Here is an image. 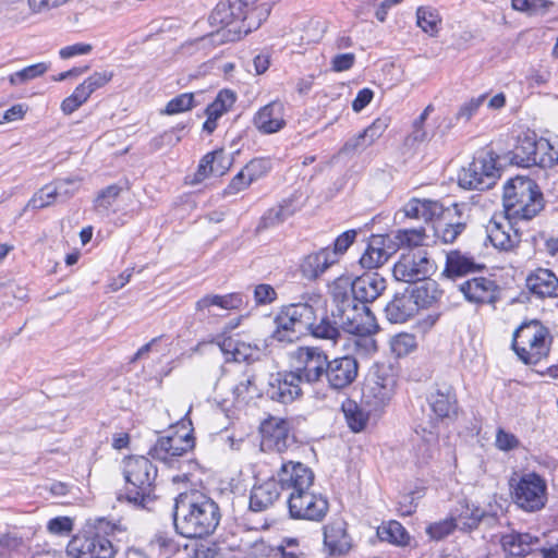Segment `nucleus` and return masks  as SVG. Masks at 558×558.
<instances>
[{
	"label": "nucleus",
	"instance_id": "37",
	"mask_svg": "<svg viewBox=\"0 0 558 558\" xmlns=\"http://www.w3.org/2000/svg\"><path fill=\"white\" fill-rule=\"evenodd\" d=\"M389 236L390 248L396 252L402 247H417L424 244L427 235L425 228H411V229H398L393 231L391 234H386Z\"/></svg>",
	"mask_w": 558,
	"mask_h": 558
},
{
	"label": "nucleus",
	"instance_id": "33",
	"mask_svg": "<svg viewBox=\"0 0 558 558\" xmlns=\"http://www.w3.org/2000/svg\"><path fill=\"white\" fill-rule=\"evenodd\" d=\"M484 268L483 264L477 263L473 256L464 254L458 250H452L446 255V265L444 275L447 278L454 279L466 276Z\"/></svg>",
	"mask_w": 558,
	"mask_h": 558
},
{
	"label": "nucleus",
	"instance_id": "24",
	"mask_svg": "<svg viewBox=\"0 0 558 558\" xmlns=\"http://www.w3.org/2000/svg\"><path fill=\"white\" fill-rule=\"evenodd\" d=\"M253 0H220L209 16L213 26L225 28L240 22Z\"/></svg>",
	"mask_w": 558,
	"mask_h": 558
},
{
	"label": "nucleus",
	"instance_id": "20",
	"mask_svg": "<svg viewBox=\"0 0 558 558\" xmlns=\"http://www.w3.org/2000/svg\"><path fill=\"white\" fill-rule=\"evenodd\" d=\"M359 373V363L355 357L344 355L328 361L326 381L332 390H341L350 386Z\"/></svg>",
	"mask_w": 558,
	"mask_h": 558
},
{
	"label": "nucleus",
	"instance_id": "63",
	"mask_svg": "<svg viewBox=\"0 0 558 558\" xmlns=\"http://www.w3.org/2000/svg\"><path fill=\"white\" fill-rule=\"evenodd\" d=\"M53 187L56 190L57 196L69 198L77 191L78 181L70 178L59 179L56 181Z\"/></svg>",
	"mask_w": 558,
	"mask_h": 558
},
{
	"label": "nucleus",
	"instance_id": "34",
	"mask_svg": "<svg viewBox=\"0 0 558 558\" xmlns=\"http://www.w3.org/2000/svg\"><path fill=\"white\" fill-rule=\"evenodd\" d=\"M222 353L226 355V361L234 362H250L257 359L259 354L258 344L247 343L234 337L223 338L219 342Z\"/></svg>",
	"mask_w": 558,
	"mask_h": 558
},
{
	"label": "nucleus",
	"instance_id": "57",
	"mask_svg": "<svg viewBox=\"0 0 558 558\" xmlns=\"http://www.w3.org/2000/svg\"><path fill=\"white\" fill-rule=\"evenodd\" d=\"M457 529L452 515L450 519L434 523L426 530L427 534L434 539H441Z\"/></svg>",
	"mask_w": 558,
	"mask_h": 558
},
{
	"label": "nucleus",
	"instance_id": "58",
	"mask_svg": "<svg viewBox=\"0 0 558 558\" xmlns=\"http://www.w3.org/2000/svg\"><path fill=\"white\" fill-rule=\"evenodd\" d=\"M390 119L388 117H379L377 118L371 125H368L363 132L364 136L367 137L366 141L373 144L377 138H379L384 132L387 130L389 125Z\"/></svg>",
	"mask_w": 558,
	"mask_h": 558
},
{
	"label": "nucleus",
	"instance_id": "9",
	"mask_svg": "<svg viewBox=\"0 0 558 558\" xmlns=\"http://www.w3.org/2000/svg\"><path fill=\"white\" fill-rule=\"evenodd\" d=\"M513 502L526 512L542 510L547 501V485L545 480L534 473H525L515 482L510 480Z\"/></svg>",
	"mask_w": 558,
	"mask_h": 558
},
{
	"label": "nucleus",
	"instance_id": "41",
	"mask_svg": "<svg viewBox=\"0 0 558 558\" xmlns=\"http://www.w3.org/2000/svg\"><path fill=\"white\" fill-rule=\"evenodd\" d=\"M377 536L383 542H388L397 546H408L411 541L410 534L404 526L395 520L383 523L377 527Z\"/></svg>",
	"mask_w": 558,
	"mask_h": 558
},
{
	"label": "nucleus",
	"instance_id": "62",
	"mask_svg": "<svg viewBox=\"0 0 558 558\" xmlns=\"http://www.w3.org/2000/svg\"><path fill=\"white\" fill-rule=\"evenodd\" d=\"M367 137L364 136V132H361L356 136L348 140L342 148L340 149V154H351L355 151H362L366 149L372 144L366 141Z\"/></svg>",
	"mask_w": 558,
	"mask_h": 558
},
{
	"label": "nucleus",
	"instance_id": "28",
	"mask_svg": "<svg viewBox=\"0 0 558 558\" xmlns=\"http://www.w3.org/2000/svg\"><path fill=\"white\" fill-rule=\"evenodd\" d=\"M253 123L263 134L279 132L286 125L283 104L280 101H271L262 107L255 113Z\"/></svg>",
	"mask_w": 558,
	"mask_h": 558
},
{
	"label": "nucleus",
	"instance_id": "64",
	"mask_svg": "<svg viewBox=\"0 0 558 558\" xmlns=\"http://www.w3.org/2000/svg\"><path fill=\"white\" fill-rule=\"evenodd\" d=\"M219 554V546L210 542L197 543L193 549L194 558H217Z\"/></svg>",
	"mask_w": 558,
	"mask_h": 558
},
{
	"label": "nucleus",
	"instance_id": "43",
	"mask_svg": "<svg viewBox=\"0 0 558 558\" xmlns=\"http://www.w3.org/2000/svg\"><path fill=\"white\" fill-rule=\"evenodd\" d=\"M343 415L350 429L359 433L366 427L368 422V412L352 399H345L341 405Z\"/></svg>",
	"mask_w": 558,
	"mask_h": 558
},
{
	"label": "nucleus",
	"instance_id": "47",
	"mask_svg": "<svg viewBox=\"0 0 558 558\" xmlns=\"http://www.w3.org/2000/svg\"><path fill=\"white\" fill-rule=\"evenodd\" d=\"M234 101L235 95L232 90H220L216 99L207 106L206 114L213 117L214 119H219L233 106Z\"/></svg>",
	"mask_w": 558,
	"mask_h": 558
},
{
	"label": "nucleus",
	"instance_id": "3",
	"mask_svg": "<svg viewBox=\"0 0 558 558\" xmlns=\"http://www.w3.org/2000/svg\"><path fill=\"white\" fill-rule=\"evenodd\" d=\"M470 206L466 203H453L446 207L429 198H411L404 206V216L434 222L435 236L445 244L453 243L464 232L470 220Z\"/></svg>",
	"mask_w": 558,
	"mask_h": 558
},
{
	"label": "nucleus",
	"instance_id": "7",
	"mask_svg": "<svg viewBox=\"0 0 558 558\" xmlns=\"http://www.w3.org/2000/svg\"><path fill=\"white\" fill-rule=\"evenodd\" d=\"M549 330L538 320L522 323L513 332L512 349L525 364H537L549 353Z\"/></svg>",
	"mask_w": 558,
	"mask_h": 558
},
{
	"label": "nucleus",
	"instance_id": "38",
	"mask_svg": "<svg viewBox=\"0 0 558 558\" xmlns=\"http://www.w3.org/2000/svg\"><path fill=\"white\" fill-rule=\"evenodd\" d=\"M485 511L468 502L459 504L456 513L452 514L457 529L461 531H472L476 529L484 519Z\"/></svg>",
	"mask_w": 558,
	"mask_h": 558
},
{
	"label": "nucleus",
	"instance_id": "17",
	"mask_svg": "<svg viewBox=\"0 0 558 558\" xmlns=\"http://www.w3.org/2000/svg\"><path fill=\"white\" fill-rule=\"evenodd\" d=\"M260 433L263 450L268 449L283 453L295 444V437L290 432L289 422L282 418L270 417L266 420L260 426Z\"/></svg>",
	"mask_w": 558,
	"mask_h": 558
},
{
	"label": "nucleus",
	"instance_id": "61",
	"mask_svg": "<svg viewBox=\"0 0 558 558\" xmlns=\"http://www.w3.org/2000/svg\"><path fill=\"white\" fill-rule=\"evenodd\" d=\"M375 333L357 335L354 339V347L361 354H371L377 351L376 340L373 338Z\"/></svg>",
	"mask_w": 558,
	"mask_h": 558
},
{
	"label": "nucleus",
	"instance_id": "45",
	"mask_svg": "<svg viewBox=\"0 0 558 558\" xmlns=\"http://www.w3.org/2000/svg\"><path fill=\"white\" fill-rule=\"evenodd\" d=\"M49 70V64L46 62H39L36 64L28 65L20 71H16L9 75V83L11 86L24 85L29 81L43 76Z\"/></svg>",
	"mask_w": 558,
	"mask_h": 558
},
{
	"label": "nucleus",
	"instance_id": "51",
	"mask_svg": "<svg viewBox=\"0 0 558 558\" xmlns=\"http://www.w3.org/2000/svg\"><path fill=\"white\" fill-rule=\"evenodd\" d=\"M270 167L271 165L268 159L255 158L247 162L243 170L245 175L248 177V182L253 183L265 177L270 170Z\"/></svg>",
	"mask_w": 558,
	"mask_h": 558
},
{
	"label": "nucleus",
	"instance_id": "50",
	"mask_svg": "<svg viewBox=\"0 0 558 558\" xmlns=\"http://www.w3.org/2000/svg\"><path fill=\"white\" fill-rule=\"evenodd\" d=\"M421 284L409 290V294L417 301V308L429 306L435 300L434 294H429V291L435 292V283L420 281Z\"/></svg>",
	"mask_w": 558,
	"mask_h": 558
},
{
	"label": "nucleus",
	"instance_id": "26",
	"mask_svg": "<svg viewBox=\"0 0 558 558\" xmlns=\"http://www.w3.org/2000/svg\"><path fill=\"white\" fill-rule=\"evenodd\" d=\"M301 206L296 195H290L268 208L259 219L257 231L276 228L294 216Z\"/></svg>",
	"mask_w": 558,
	"mask_h": 558
},
{
	"label": "nucleus",
	"instance_id": "23",
	"mask_svg": "<svg viewBox=\"0 0 558 558\" xmlns=\"http://www.w3.org/2000/svg\"><path fill=\"white\" fill-rule=\"evenodd\" d=\"M465 300L474 304H495L499 300V287L495 280L474 277L459 286Z\"/></svg>",
	"mask_w": 558,
	"mask_h": 558
},
{
	"label": "nucleus",
	"instance_id": "5",
	"mask_svg": "<svg viewBox=\"0 0 558 558\" xmlns=\"http://www.w3.org/2000/svg\"><path fill=\"white\" fill-rule=\"evenodd\" d=\"M504 207L508 218L531 220L545 206L543 193L534 180L515 177L504 186Z\"/></svg>",
	"mask_w": 558,
	"mask_h": 558
},
{
	"label": "nucleus",
	"instance_id": "16",
	"mask_svg": "<svg viewBox=\"0 0 558 558\" xmlns=\"http://www.w3.org/2000/svg\"><path fill=\"white\" fill-rule=\"evenodd\" d=\"M397 376L388 366L377 368L372 379L363 388V398L375 408L387 404L395 395Z\"/></svg>",
	"mask_w": 558,
	"mask_h": 558
},
{
	"label": "nucleus",
	"instance_id": "8",
	"mask_svg": "<svg viewBox=\"0 0 558 558\" xmlns=\"http://www.w3.org/2000/svg\"><path fill=\"white\" fill-rule=\"evenodd\" d=\"M497 159L498 156L493 150L477 151L469 166L459 172V185L466 190L490 189L500 177Z\"/></svg>",
	"mask_w": 558,
	"mask_h": 558
},
{
	"label": "nucleus",
	"instance_id": "56",
	"mask_svg": "<svg viewBox=\"0 0 558 558\" xmlns=\"http://www.w3.org/2000/svg\"><path fill=\"white\" fill-rule=\"evenodd\" d=\"M113 77L112 71H101V72H94L92 75H89L83 84L87 87V89L93 94L95 90L104 87L106 84H108Z\"/></svg>",
	"mask_w": 558,
	"mask_h": 558
},
{
	"label": "nucleus",
	"instance_id": "60",
	"mask_svg": "<svg viewBox=\"0 0 558 558\" xmlns=\"http://www.w3.org/2000/svg\"><path fill=\"white\" fill-rule=\"evenodd\" d=\"M277 299L276 290L266 283L257 284L254 289V300L258 305L272 303Z\"/></svg>",
	"mask_w": 558,
	"mask_h": 558
},
{
	"label": "nucleus",
	"instance_id": "52",
	"mask_svg": "<svg viewBox=\"0 0 558 558\" xmlns=\"http://www.w3.org/2000/svg\"><path fill=\"white\" fill-rule=\"evenodd\" d=\"M57 197L53 185L48 184L34 194V196L28 201L27 207L40 209L52 204Z\"/></svg>",
	"mask_w": 558,
	"mask_h": 558
},
{
	"label": "nucleus",
	"instance_id": "22",
	"mask_svg": "<svg viewBox=\"0 0 558 558\" xmlns=\"http://www.w3.org/2000/svg\"><path fill=\"white\" fill-rule=\"evenodd\" d=\"M429 408L435 415L433 421L435 425L453 420L458 414V401L456 392L451 386H437L435 391L427 398Z\"/></svg>",
	"mask_w": 558,
	"mask_h": 558
},
{
	"label": "nucleus",
	"instance_id": "19",
	"mask_svg": "<svg viewBox=\"0 0 558 558\" xmlns=\"http://www.w3.org/2000/svg\"><path fill=\"white\" fill-rule=\"evenodd\" d=\"M323 536V549L328 556H344L352 547V539L347 531V522L341 518L332 519L325 524Z\"/></svg>",
	"mask_w": 558,
	"mask_h": 558
},
{
	"label": "nucleus",
	"instance_id": "4",
	"mask_svg": "<svg viewBox=\"0 0 558 558\" xmlns=\"http://www.w3.org/2000/svg\"><path fill=\"white\" fill-rule=\"evenodd\" d=\"M157 468L144 456H134L124 459L123 476L126 483L125 493L118 496V500H125L137 509L148 508L155 499V482Z\"/></svg>",
	"mask_w": 558,
	"mask_h": 558
},
{
	"label": "nucleus",
	"instance_id": "32",
	"mask_svg": "<svg viewBox=\"0 0 558 558\" xmlns=\"http://www.w3.org/2000/svg\"><path fill=\"white\" fill-rule=\"evenodd\" d=\"M417 311V301L409 294V289L403 293H396L393 299L385 307L387 319L395 324L408 322Z\"/></svg>",
	"mask_w": 558,
	"mask_h": 558
},
{
	"label": "nucleus",
	"instance_id": "48",
	"mask_svg": "<svg viewBox=\"0 0 558 558\" xmlns=\"http://www.w3.org/2000/svg\"><path fill=\"white\" fill-rule=\"evenodd\" d=\"M194 98L195 95L193 93L180 94L168 101L161 113L173 116L189 111L196 106Z\"/></svg>",
	"mask_w": 558,
	"mask_h": 558
},
{
	"label": "nucleus",
	"instance_id": "2",
	"mask_svg": "<svg viewBox=\"0 0 558 558\" xmlns=\"http://www.w3.org/2000/svg\"><path fill=\"white\" fill-rule=\"evenodd\" d=\"M221 519L218 504L197 490L181 493L174 499L175 531L187 538H203L213 534Z\"/></svg>",
	"mask_w": 558,
	"mask_h": 558
},
{
	"label": "nucleus",
	"instance_id": "29",
	"mask_svg": "<svg viewBox=\"0 0 558 558\" xmlns=\"http://www.w3.org/2000/svg\"><path fill=\"white\" fill-rule=\"evenodd\" d=\"M389 246V236L384 234L372 235L365 252L360 258L361 266L365 269L383 266L395 253Z\"/></svg>",
	"mask_w": 558,
	"mask_h": 558
},
{
	"label": "nucleus",
	"instance_id": "10",
	"mask_svg": "<svg viewBox=\"0 0 558 558\" xmlns=\"http://www.w3.org/2000/svg\"><path fill=\"white\" fill-rule=\"evenodd\" d=\"M336 288L347 291L348 298L354 300L355 303H368L377 300L387 288L386 279L378 272H365L354 280L340 277L330 286V294Z\"/></svg>",
	"mask_w": 558,
	"mask_h": 558
},
{
	"label": "nucleus",
	"instance_id": "11",
	"mask_svg": "<svg viewBox=\"0 0 558 558\" xmlns=\"http://www.w3.org/2000/svg\"><path fill=\"white\" fill-rule=\"evenodd\" d=\"M287 504L289 514L294 520L320 522L329 511L328 499L311 488L298 494H289Z\"/></svg>",
	"mask_w": 558,
	"mask_h": 558
},
{
	"label": "nucleus",
	"instance_id": "42",
	"mask_svg": "<svg viewBox=\"0 0 558 558\" xmlns=\"http://www.w3.org/2000/svg\"><path fill=\"white\" fill-rule=\"evenodd\" d=\"M535 161L532 166L541 168H551L558 163V138L550 142L546 138L539 137L535 145Z\"/></svg>",
	"mask_w": 558,
	"mask_h": 558
},
{
	"label": "nucleus",
	"instance_id": "59",
	"mask_svg": "<svg viewBox=\"0 0 558 558\" xmlns=\"http://www.w3.org/2000/svg\"><path fill=\"white\" fill-rule=\"evenodd\" d=\"M355 238V230H348L337 236V239L333 242V248H331V252H335L336 260H338L339 255L347 252V250L353 244Z\"/></svg>",
	"mask_w": 558,
	"mask_h": 558
},
{
	"label": "nucleus",
	"instance_id": "40",
	"mask_svg": "<svg viewBox=\"0 0 558 558\" xmlns=\"http://www.w3.org/2000/svg\"><path fill=\"white\" fill-rule=\"evenodd\" d=\"M253 3L254 1L246 8V12H244V16L242 19V25L235 29L238 33L247 34L253 29H257L269 16L271 11V5L269 3H260L252 7Z\"/></svg>",
	"mask_w": 558,
	"mask_h": 558
},
{
	"label": "nucleus",
	"instance_id": "35",
	"mask_svg": "<svg viewBox=\"0 0 558 558\" xmlns=\"http://www.w3.org/2000/svg\"><path fill=\"white\" fill-rule=\"evenodd\" d=\"M243 303V295L241 293H229L225 295L207 294L196 302L195 310L197 313L208 317L216 315L214 312H211V307H219L221 310L230 311L240 308Z\"/></svg>",
	"mask_w": 558,
	"mask_h": 558
},
{
	"label": "nucleus",
	"instance_id": "49",
	"mask_svg": "<svg viewBox=\"0 0 558 558\" xmlns=\"http://www.w3.org/2000/svg\"><path fill=\"white\" fill-rule=\"evenodd\" d=\"M390 348L397 356H404L416 348L415 336L407 332L399 333L391 339Z\"/></svg>",
	"mask_w": 558,
	"mask_h": 558
},
{
	"label": "nucleus",
	"instance_id": "14",
	"mask_svg": "<svg viewBox=\"0 0 558 558\" xmlns=\"http://www.w3.org/2000/svg\"><path fill=\"white\" fill-rule=\"evenodd\" d=\"M434 271V263L423 251L403 254L393 266V277L398 281L415 283L424 281Z\"/></svg>",
	"mask_w": 558,
	"mask_h": 558
},
{
	"label": "nucleus",
	"instance_id": "55",
	"mask_svg": "<svg viewBox=\"0 0 558 558\" xmlns=\"http://www.w3.org/2000/svg\"><path fill=\"white\" fill-rule=\"evenodd\" d=\"M47 529L53 535H68L73 530V521L69 517H56L48 521Z\"/></svg>",
	"mask_w": 558,
	"mask_h": 558
},
{
	"label": "nucleus",
	"instance_id": "25",
	"mask_svg": "<svg viewBox=\"0 0 558 558\" xmlns=\"http://www.w3.org/2000/svg\"><path fill=\"white\" fill-rule=\"evenodd\" d=\"M487 239L499 251L509 252L517 247L521 241L520 233L514 230L507 218L497 221L492 218L486 226Z\"/></svg>",
	"mask_w": 558,
	"mask_h": 558
},
{
	"label": "nucleus",
	"instance_id": "12",
	"mask_svg": "<svg viewBox=\"0 0 558 558\" xmlns=\"http://www.w3.org/2000/svg\"><path fill=\"white\" fill-rule=\"evenodd\" d=\"M298 366L295 372L303 384L314 386L327 378V353L318 347H300L295 352Z\"/></svg>",
	"mask_w": 558,
	"mask_h": 558
},
{
	"label": "nucleus",
	"instance_id": "54",
	"mask_svg": "<svg viewBox=\"0 0 558 558\" xmlns=\"http://www.w3.org/2000/svg\"><path fill=\"white\" fill-rule=\"evenodd\" d=\"M121 191L122 189L117 184L107 186L99 192L97 198L95 199V207L108 210L112 206L113 202L118 198Z\"/></svg>",
	"mask_w": 558,
	"mask_h": 558
},
{
	"label": "nucleus",
	"instance_id": "46",
	"mask_svg": "<svg viewBox=\"0 0 558 558\" xmlns=\"http://www.w3.org/2000/svg\"><path fill=\"white\" fill-rule=\"evenodd\" d=\"M441 19L436 9L432 7H420L416 11V24L423 32L435 35Z\"/></svg>",
	"mask_w": 558,
	"mask_h": 558
},
{
	"label": "nucleus",
	"instance_id": "15",
	"mask_svg": "<svg viewBox=\"0 0 558 558\" xmlns=\"http://www.w3.org/2000/svg\"><path fill=\"white\" fill-rule=\"evenodd\" d=\"M302 384L295 369L277 372L269 376L266 395L272 401L288 404L302 396Z\"/></svg>",
	"mask_w": 558,
	"mask_h": 558
},
{
	"label": "nucleus",
	"instance_id": "44",
	"mask_svg": "<svg viewBox=\"0 0 558 558\" xmlns=\"http://www.w3.org/2000/svg\"><path fill=\"white\" fill-rule=\"evenodd\" d=\"M28 536L21 531L13 530L0 535V554L3 558H11L12 553L27 548Z\"/></svg>",
	"mask_w": 558,
	"mask_h": 558
},
{
	"label": "nucleus",
	"instance_id": "21",
	"mask_svg": "<svg viewBox=\"0 0 558 558\" xmlns=\"http://www.w3.org/2000/svg\"><path fill=\"white\" fill-rule=\"evenodd\" d=\"M413 442V452L416 463L427 464L434 458L438 448V425H435L433 421L417 425Z\"/></svg>",
	"mask_w": 558,
	"mask_h": 558
},
{
	"label": "nucleus",
	"instance_id": "30",
	"mask_svg": "<svg viewBox=\"0 0 558 558\" xmlns=\"http://www.w3.org/2000/svg\"><path fill=\"white\" fill-rule=\"evenodd\" d=\"M281 492L272 474L263 483L253 486L250 495V509L254 512L267 510L278 500Z\"/></svg>",
	"mask_w": 558,
	"mask_h": 558
},
{
	"label": "nucleus",
	"instance_id": "53",
	"mask_svg": "<svg viewBox=\"0 0 558 558\" xmlns=\"http://www.w3.org/2000/svg\"><path fill=\"white\" fill-rule=\"evenodd\" d=\"M221 156V150H214L206 154L199 161L197 167V171L195 173V182H202L208 175L214 174L213 165L215 163V159Z\"/></svg>",
	"mask_w": 558,
	"mask_h": 558
},
{
	"label": "nucleus",
	"instance_id": "36",
	"mask_svg": "<svg viewBox=\"0 0 558 558\" xmlns=\"http://www.w3.org/2000/svg\"><path fill=\"white\" fill-rule=\"evenodd\" d=\"M335 263H337L335 252H331V248L327 246L308 254L301 264V271L306 279H317Z\"/></svg>",
	"mask_w": 558,
	"mask_h": 558
},
{
	"label": "nucleus",
	"instance_id": "18",
	"mask_svg": "<svg viewBox=\"0 0 558 558\" xmlns=\"http://www.w3.org/2000/svg\"><path fill=\"white\" fill-rule=\"evenodd\" d=\"M194 437L191 434L162 436L149 449V454L161 462L171 464L178 458L185 456L194 448Z\"/></svg>",
	"mask_w": 558,
	"mask_h": 558
},
{
	"label": "nucleus",
	"instance_id": "1",
	"mask_svg": "<svg viewBox=\"0 0 558 558\" xmlns=\"http://www.w3.org/2000/svg\"><path fill=\"white\" fill-rule=\"evenodd\" d=\"M330 316L317 319L314 306L307 302L282 306L275 317L276 329L272 338L279 342H293L301 336L336 341L340 329L353 336L376 333L378 325L368 305L355 303L347 295L345 289L336 288L330 294Z\"/></svg>",
	"mask_w": 558,
	"mask_h": 558
},
{
	"label": "nucleus",
	"instance_id": "13",
	"mask_svg": "<svg viewBox=\"0 0 558 558\" xmlns=\"http://www.w3.org/2000/svg\"><path fill=\"white\" fill-rule=\"evenodd\" d=\"M282 492L298 494L312 488L315 474L306 464L281 458L280 468L274 473Z\"/></svg>",
	"mask_w": 558,
	"mask_h": 558
},
{
	"label": "nucleus",
	"instance_id": "6",
	"mask_svg": "<svg viewBox=\"0 0 558 558\" xmlns=\"http://www.w3.org/2000/svg\"><path fill=\"white\" fill-rule=\"evenodd\" d=\"M114 529L106 519H98L70 541L68 554L73 558H113L118 553L110 538Z\"/></svg>",
	"mask_w": 558,
	"mask_h": 558
},
{
	"label": "nucleus",
	"instance_id": "39",
	"mask_svg": "<svg viewBox=\"0 0 558 558\" xmlns=\"http://www.w3.org/2000/svg\"><path fill=\"white\" fill-rule=\"evenodd\" d=\"M537 136L535 133H525L518 137L517 145L512 151V161L519 166L531 167L535 161V145Z\"/></svg>",
	"mask_w": 558,
	"mask_h": 558
},
{
	"label": "nucleus",
	"instance_id": "27",
	"mask_svg": "<svg viewBox=\"0 0 558 558\" xmlns=\"http://www.w3.org/2000/svg\"><path fill=\"white\" fill-rule=\"evenodd\" d=\"M525 286L538 299L558 298V277L550 269H534L526 276Z\"/></svg>",
	"mask_w": 558,
	"mask_h": 558
},
{
	"label": "nucleus",
	"instance_id": "31",
	"mask_svg": "<svg viewBox=\"0 0 558 558\" xmlns=\"http://www.w3.org/2000/svg\"><path fill=\"white\" fill-rule=\"evenodd\" d=\"M541 539L531 533H510L501 537V546L507 558H523L538 549Z\"/></svg>",
	"mask_w": 558,
	"mask_h": 558
}]
</instances>
